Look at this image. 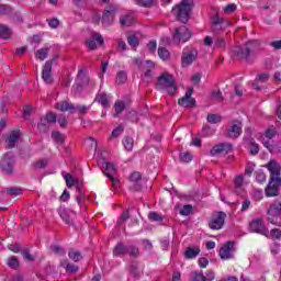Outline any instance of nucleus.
I'll return each instance as SVG.
<instances>
[{
    "mask_svg": "<svg viewBox=\"0 0 281 281\" xmlns=\"http://www.w3.org/2000/svg\"><path fill=\"white\" fill-rule=\"evenodd\" d=\"M192 8H194V0H181L172 9V12L180 23H188L190 14H192Z\"/></svg>",
    "mask_w": 281,
    "mask_h": 281,
    "instance_id": "nucleus-1",
    "label": "nucleus"
},
{
    "mask_svg": "<svg viewBox=\"0 0 281 281\" xmlns=\"http://www.w3.org/2000/svg\"><path fill=\"white\" fill-rule=\"evenodd\" d=\"M95 87V81L89 79V76L87 75V70L85 69H79L77 78H76V82L72 86V93L78 94V93H82V89H85V87Z\"/></svg>",
    "mask_w": 281,
    "mask_h": 281,
    "instance_id": "nucleus-2",
    "label": "nucleus"
},
{
    "mask_svg": "<svg viewBox=\"0 0 281 281\" xmlns=\"http://www.w3.org/2000/svg\"><path fill=\"white\" fill-rule=\"evenodd\" d=\"M158 89L159 91H165L169 95H175L177 93V85H175V78L170 74L164 72L158 78Z\"/></svg>",
    "mask_w": 281,
    "mask_h": 281,
    "instance_id": "nucleus-3",
    "label": "nucleus"
},
{
    "mask_svg": "<svg viewBox=\"0 0 281 281\" xmlns=\"http://www.w3.org/2000/svg\"><path fill=\"white\" fill-rule=\"evenodd\" d=\"M257 47H260V41L251 40L246 44L245 48L235 46L232 49V53L234 56H237V58H249V56H251V52H254Z\"/></svg>",
    "mask_w": 281,
    "mask_h": 281,
    "instance_id": "nucleus-4",
    "label": "nucleus"
},
{
    "mask_svg": "<svg viewBox=\"0 0 281 281\" xmlns=\"http://www.w3.org/2000/svg\"><path fill=\"white\" fill-rule=\"evenodd\" d=\"M268 223H271V225H277L278 227H281V202L276 201L270 205L268 209Z\"/></svg>",
    "mask_w": 281,
    "mask_h": 281,
    "instance_id": "nucleus-5",
    "label": "nucleus"
},
{
    "mask_svg": "<svg viewBox=\"0 0 281 281\" xmlns=\"http://www.w3.org/2000/svg\"><path fill=\"white\" fill-rule=\"evenodd\" d=\"M134 64L144 74L145 80L148 82L153 78V69H155V64L151 60L143 61L139 58L134 59Z\"/></svg>",
    "mask_w": 281,
    "mask_h": 281,
    "instance_id": "nucleus-6",
    "label": "nucleus"
},
{
    "mask_svg": "<svg viewBox=\"0 0 281 281\" xmlns=\"http://www.w3.org/2000/svg\"><path fill=\"white\" fill-rule=\"evenodd\" d=\"M199 58L196 48H184L181 56L182 67H190Z\"/></svg>",
    "mask_w": 281,
    "mask_h": 281,
    "instance_id": "nucleus-7",
    "label": "nucleus"
},
{
    "mask_svg": "<svg viewBox=\"0 0 281 281\" xmlns=\"http://www.w3.org/2000/svg\"><path fill=\"white\" fill-rule=\"evenodd\" d=\"M192 37V34L190 33V30H188L187 26H180L176 29L172 41L176 43V45H179V43H188V40Z\"/></svg>",
    "mask_w": 281,
    "mask_h": 281,
    "instance_id": "nucleus-8",
    "label": "nucleus"
},
{
    "mask_svg": "<svg viewBox=\"0 0 281 281\" xmlns=\"http://www.w3.org/2000/svg\"><path fill=\"white\" fill-rule=\"evenodd\" d=\"M100 168L102 172L110 179L113 186H117V179H115V173L117 172V168L112 162H102L100 164Z\"/></svg>",
    "mask_w": 281,
    "mask_h": 281,
    "instance_id": "nucleus-9",
    "label": "nucleus"
},
{
    "mask_svg": "<svg viewBox=\"0 0 281 281\" xmlns=\"http://www.w3.org/2000/svg\"><path fill=\"white\" fill-rule=\"evenodd\" d=\"M64 179L66 181L67 188H74V186H76L77 191L79 192V194L77 195V203L78 205H82V183L77 182L71 173H66L64 176Z\"/></svg>",
    "mask_w": 281,
    "mask_h": 281,
    "instance_id": "nucleus-10",
    "label": "nucleus"
},
{
    "mask_svg": "<svg viewBox=\"0 0 281 281\" xmlns=\"http://www.w3.org/2000/svg\"><path fill=\"white\" fill-rule=\"evenodd\" d=\"M116 12H117V7L115 4H111L105 9L103 16L101 19L102 25H104V27H109V25H113V19Z\"/></svg>",
    "mask_w": 281,
    "mask_h": 281,
    "instance_id": "nucleus-11",
    "label": "nucleus"
},
{
    "mask_svg": "<svg viewBox=\"0 0 281 281\" xmlns=\"http://www.w3.org/2000/svg\"><path fill=\"white\" fill-rule=\"evenodd\" d=\"M250 232L255 234H261L262 236H268L269 229L267 228V225H265V222L260 218H256L249 224Z\"/></svg>",
    "mask_w": 281,
    "mask_h": 281,
    "instance_id": "nucleus-12",
    "label": "nucleus"
},
{
    "mask_svg": "<svg viewBox=\"0 0 281 281\" xmlns=\"http://www.w3.org/2000/svg\"><path fill=\"white\" fill-rule=\"evenodd\" d=\"M233 146L229 143H221L215 145L211 151L210 155L211 157H218V155H229L232 151Z\"/></svg>",
    "mask_w": 281,
    "mask_h": 281,
    "instance_id": "nucleus-13",
    "label": "nucleus"
},
{
    "mask_svg": "<svg viewBox=\"0 0 281 281\" xmlns=\"http://www.w3.org/2000/svg\"><path fill=\"white\" fill-rule=\"evenodd\" d=\"M192 93H194V90L192 88H189L184 94L179 101V106H183L184 109H192L196 104V101L192 98Z\"/></svg>",
    "mask_w": 281,
    "mask_h": 281,
    "instance_id": "nucleus-14",
    "label": "nucleus"
},
{
    "mask_svg": "<svg viewBox=\"0 0 281 281\" xmlns=\"http://www.w3.org/2000/svg\"><path fill=\"white\" fill-rule=\"evenodd\" d=\"M273 137H276V130L269 128L263 136H261V143L269 153H273Z\"/></svg>",
    "mask_w": 281,
    "mask_h": 281,
    "instance_id": "nucleus-15",
    "label": "nucleus"
},
{
    "mask_svg": "<svg viewBox=\"0 0 281 281\" xmlns=\"http://www.w3.org/2000/svg\"><path fill=\"white\" fill-rule=\"evenodd\" d=\"M243 133V123L240 121H233L227 128V137L232 139H236V137H240Z\"/></svg>",
    "mask_w": 281,
    "mask_h": 281,
    "instance_id": "nucleus-16",
    "label": "nucleus"
},
{
    "mask_svg": "<svg viewBox=\"0 0 281 281\" xmlns=\"http://www.w3.org/2000/svg\"><path fill=\"white\" fill-rule=\"evenodd\" d=\"M281 179H270L266 188V196H278L280 192Z\"/></svg>",
    "mask_w": 281,
    "mask_h": 281,
    "instance_id": "nucleus-17",
    "label": "nucleus"
},
{
    "mask_svg": "<svg viewBox=\"0 0 281 281\" xmlns=\"http://www.w3.org/2000/svg\"><path fill=\"white\" fill-rule=\"evenodd\" d=\"M234 243L227 241L221 249H220V258L222 260H232L234 258Z\"/></svg>",
    "mask_w": 281,
    "mask_h": 281,
    "instance_id": "nucleus-18",
    "label": "nucleus"
},
{
    "mask_svg": "<svg viewBox=\"0 0 281 281\" xmlns=\"http://www.w3.org/2000/svg\"><path fill=\"white\" fill-rule=\"evenodd\" d=\"M225 213L220 212L215 214L209 223V227L211 229H222L223 225H225Z\"/></svg>",
    "mask_w": 281,
    "mask_h": 281,
    "instance_id": "nucleus-19",
    "label": "nucleus"
},
{
    "mask_svg": "<svg viewBox=\"0 0 281 281\" xmlns=\"http://www.w3.org/2000/svg\"><path fill=\"white\" fill-rule=\"evenodd\" d=\"M88 49H98V45H104V38L100 33H93L91 38L86 41Z\"/></svg>",
    "mask_w": 281,
    "mask_h": 281,
    "instance_id": "nucleus-20",
    "label": "nucleus"
},
{
    "mask_svg": "<svg viewBox=\"0 0 281 281\" xmlns=\"http://www.w3.org/2000/svg\"><path fill=\"white\" fill-rule=\"evenodd\" d=\"M14 164L12 154H5L0 160V168L8 175L12 173V165Z\"/></svg>",
    "mask_w": 281,
    "mask_h": 281,
    "instance_id": "nucleus-21",
    "label": "nucleus"
},
{
    "mask_svg": "<svg viewBox=\"0 0 281 281\" xmlns=\"http://www.w3.org/2000/svg\"><path fill=\"white\" fill-rule=\"evenodd\" d=\"M266 168L270 172V179H281L280 178L281 166L276 160H270L266 166Z\"/></svg>",
    "mask_w": 281,
    "mask_h": 281,
    "instance_id": "nucleus-22",
    "label": "nucleus"
},
{
    "mask_svg": "<svg viewBox=\"0 0 281 281\" xmlns=\"http://www.w3.org/2000/svg\"><path fill=\"white\" fill-rule=\"evenodd\" d=\"M42 78L46 85L54 82V78L52 77V60L45 63L42 70Z\"/></svg>",
    "mask_w": 281,
    "mask_h": 281,
    "instance_id": "nucleus-23",
    "label": "nucleus"
},
{
    "mask_svg": "<svg viewBox=\"0 0 281 281\" xmlns=\"http://www.w3.org/2000/svg\"><path fill=\"white\" fill-rule=\"evenodd\" d=\"M20 138H21L20 131L11 132L5 139L8 148H14V146H16V142H19Z\"/></svg>",
    "mask_w": 281,
    "mask_h": 281,
    "instance_id": "nucleus-24",
    "label": "nucleus"
},
{
    "mask_svg": "<svg viewBox=\"0 0 281 281\" xmlns=\"http://www.w3.org/2000/svg\"><path fill=\"white\" fill-rule=\"evenodd\" d=\"M109 100H110V97L106 93L99 92L94 99V102H98L99 104H101L103 109H109L110 106Z\"/></svg>",
    "mask_w": 281,
    "mask_h": 281,
    "instance_id": "nucleus-25",
    "label": "nucleus"
},
{
    "mask_svg": "<svg viewBox=\"0 0 281 281\" xmlns=\"http://www.w3.org/2000/svg\"><path fill=\"white\" fill-rule=\"evenodd\" d=\"M199 254H201V248L189 247L184 251V258H187L188 260H193V258H196V256H199Z\"/></svg>",
    "mask_w": 281,
    "mask_h": 281,
    "instance_id": "nucleus-26",
    "label": "nucleus"
},
{
    "mask_svg": "<svg viewBox=\"0 0 281 281\" xmlns=\"http://www.w3.org/2000/svg\"><path fill=\"white\" fill-rule=\"evenodd\" d=\"M55 109H57V111H69L71 113L72 109H74V104L69 103L68 101H60L58 103H56Z\"/></svg>",
    "mask_w": 281,
    "mask_h": 281,
    "instance_id": "nucleus-27",
    "label": "nucleus"
},
{
    "mask_svg": "<svg viewBox=\"0 0 281 281\" xmlns=\"http://www.w3.org/2000/svg\"><path fill=\"white\" fill-rule=\"evenodd\" d=\"M234 186H235V191L237 194H239L240 190H243V183H245V178L243 175H238L234 178Z\"/></svg>",
    "mask_w": 281,
    "mask_h": 281,
    "instance_id": "nucleus-28",
    "label": "nucleus"
},
{
    "mask_svg": "<svg viewBox=\"0 0 281 281\" xmlns=\"http://www.w3.org/2000/svg\"><path fill=\"white\" fill-rule=\"evenodd\" d=\"M12 36V30L8 27L7 25L1 24L0 25V38H3L4 41L10 38Z\"/></svg>",
    "mask_w": 281,
    "mask_h": 281,
    "instance_id": "nucleus-29",
    "label": "nucleus"
},
{
    "mask_svg": "<svg viewBox=\"0 0 281 281\" xmlns=\"http://www.w3.org/2000/svg\"><path fill=\"white\" fill-rule=\"evenodd\" d=\"M43 122H47L48 124H56V114L47 113L44 119L41 120V123L37 125L38 128H43Z\"/></svg>",
    "mask_w": 281,
    "mask_h": 281,
    "instance_id": "nucleus-30",
    "label": "nucleus"
},
{
    "mask_svg": "<svg viewBox=\"0 0 281 281\" xmlns=\"http://www.w3.org/2000/svg\"><path fill=\"white\" fill-rule=\"evenodd\" d=\"M114 256H124V254H128V247L123 244H117L113 250Z\"/></svg>",
    "mask_w": 281,
    "mask_h": 281,
    "instance_id": "nucleus-31",
    "label": "nucleus"
},
{
    "mask_svg": "<svg viewBox=\"0 0 281 281\" xmlns=\"http://www.w3.org/2000/svg\"><path fill=\"white\" fill-rule=\"evenodd\" d=\"M49 54V48L44 47L36 50L35 56L37 60H45L47 58V55Z\"/></svg>",
    "mask_w": 281,
    "mask_h": 281,
    "instance_id": "nucleus-32",
    "label": "nucleus"
},
{
    "mask_svg": "<svg viewBox=\"0 0 281 281\" xmlns=\"http://www.w3.org/2000/svg\"><path fill=\"white\" fill-rule=\"evenodd\" d=\"M212 30L214 32H221V30H223V20L218 16L214 18L212 23Z\"/></svg>",
    "mask_w": 281,
    "mask_h": 281,
    "instance_id": "nucleus-33",
    "label": "nucleus"
},
{
    "mask_svg": "<svg viewBox=\"0 0 281 281\" xmlns=\"http://www.w3.org/2000/svg\"><path fill=\"white\" fill-rule=\"evenodd\" d=\"M134 145H135V140L132 137H125L123 139V146H124L125 150H127L128 153H131V150H133Z\"/></svg>",
    "mask_w": 281,
    "mask_h": 281,
    "instance_id": "nucleus-34",
    "label": "nucleus"
},
{
    "mask_svg": "<svg viewBox=\"0 0 281 281\" xmlns=\"http://www.w3.org/2000/svg\"><path fill=\"white\" fill-rule=\"evenodd\" d=\"M60 267H64L67 273H76V271H78V268L76 267V265L67 263V261H61Z\"/></svg>",
    "mask_w": 281,
    "mask_h": 281,
    "instance_id": "nucleus-35",
    "label": "nucleus"
},
{
    "mask_svg": "<svg viewBox=\"0 0 281 281\" xmlns=\"http://www.w3.org/2000/svg\"><path fill=\"white\" fill-rule=\"evenodd\" d=\"M120 23L122 26L133 25V15L131 13L125 14L123 18L120 19Z\"/></svg>",
    "mask_w": 281,
    "mask_h": 281,
    "instance_id": "nucleus-36",
    "label": "nucleus"
},
{
    "mask_svg": "<svg viewBox=\"0 0 281 281\" xmlns=\"http://www.w3.org/2000/svg\"><path fill=\"white\" fill-rule=\"evenodd\" d=\"M213 47H216L217 49H225V47H227V42L223 37H217L214 41Z\"/></svg>",
    "mask_w": 281,
    "mask_h": 281,
    "instance_id": "nucleus-37",
    "label": "nucleus"
},
{
    "mask_svg": "<svg viewBox=\"0 0 281 281\" xmlns=\"http://www.w3.org/2000/svg\"><path fill=\"white\" fill-rule=\"evenodd\" d=\"M209 124H218L222 122L223 117L218 114H209L206 117Z\"/></svg>",
    "mask_w": 281,
    "mask_h": 281,
    "instance_id": "nucleus-38",
    "label": "nucleus"
},
{
    "mask_svg": "<svg viewBox=\"0 0 281 281\" xmlns=\"http://www.w3.org/2000/svg\"><path fill=\"white\" fill-rule=\"evenodd\" d=\"M70 260H74V262H80V260H82V255L80 254V251L77 250H71L68 254Z\"/></svg>",
    "mask_w": 281,
    "mask_h": 281,
    "instance_id": "nucleus-39",
    "label": "nucleus"
},
{
    "mask_svg": "<svg viewBox=\"0 0 281 281\" xmlns=\"http://www.w3.org/2000/svg\"><path fill=\"white\" fill-rule=\"evenodd\" d=\"M158 56L159 58H161V60H168V58H170V52H168V49H166L165 47H159Z\"/></svg>",
    "mask_w": 281,
    "mask_h": 281,
    "instance_id": "nucleus-40",
    "label": "nucleus"
},
{
    "mask_svg": "<svg viewBox=\"0 0 281 281\" xmlns=\"http://www.w3.org/2000/svg\"><path fill=\"white\" fill-rule=\"evenodd\" d=\"M52 138L57 144H63V142H65V135L60 134V132H53L52 133Z\"/></svg>",
    "mask_w": 281,
    "mask_h": 281,
    "instance_id": "nucleus-41",
    "label": "nucleus"
},
{
    "mask_svg": "<svg viewBox=\"0 0 281 281\" xmlns=\"http://www.w3.org/2000/svg\"><path fill=\"white\" fill-rule=\"evenodd\" d=\"M148 218L155 223H161L164 221V217L156 212H150Z\"/></svg>",
    "mask_w": 281,
    "mask_h": 281,
    "instance_id": "nucleus-42",
    "label": "nucleus"
},
{
    "mask_svg": "<svg viewBox=\"0 0 281 281\" xmlns=\"http://www.w3.org/2000/svg\"><path fill=\"white\" fill-rule=\"evenodd\" d=\"M181 216H190L192 214V205L186 204L180 209Z\"/></svg>",
    "mask_w": 281,
    "mask_h": 281,
    "instance_id": "nucleus-43",
    "label": "nucleus"
},
{
    "mask_svg": "<svg viewBox=\"0 0 281 281\" xmlns=\"http://www.w3.org/2000/svg\"><path fill=\"white\" fill-rule=\"evenodd\" d=\"M126 72L124 70H121L116 75V82L117 85H124L126 82Z\"/></svg>",
    "mask_w": 281,
    "mask_h": 281,
    "instance_id": "nucleus-44",
    "label": "nucleus"
},
{
    "mask_svg": "<svg viewBox=\"0 0 281 281\" xmlns=\"http://www.w3.org/2000/svg\"><path fill=\"white\" fill-rule=\"evenodd\" d=\"M124 109H126V104H124V101H116L114 103V111L116 114L122 113V111H124Z\"/></svg>",
    "mask_w": 281,
    "mask_h": 281,
    "instance_id": "nucleus-45",
    "label": "nucleus"
},
{
    "mask_svg": "<svg viewBox=\"0 0 281 281\" xmlns=\"http://www.w3.org/2000/svg\"><path fill=\"white\" fill-rule=\"evenodd\" d=\"M137 5H140V8H150L155 0H135Z\"/></svg>",
    "mask_w": 281,
    "mask_h": 281,
    "instance_id": "nucleus-46",
    "label": "nucleus"
},
{
    "mask_svg": "<svg viewBox=\"0 0 281 281\" xmlns=\"http://www.w3.org/2000/svg\"><path fill=\"white\" fill-rule=\"evenodd\" d=\"M265 236H267V238L279 239L281 237V231L278 228L272 229L271 232L268 231V235Z\"/></svg>",
    "mask_w": 281,
    "mask_h": 281,
    "instance_id": "nucleus-47",
    "label": "nucleus"
},
{
    "mask_svg": "<svg viewBox=\"0 0 281 281\" xmlns=\"http://www.w3.org/2000/svg\"><path fill=\"white\" fill-rule=\"evenodd\" d=\"M89 106L87 105H74V109L71 110V113H87L89 111Z\"/></svg>",
    "mask_w": 281,
    "mask_h": 281,
    "instance_id": "nucleus-48",
    "label": "nucleus"
},
{
    "mask_svg": "<svg viewBox=\"0 0 281 281\" xmlns=\"http://www.w3.org/2000/svg\"><path fill=\"white\" fill-rule=\"evenodd\" d=\"M127 43L131 47H137V45H139V40L135 35H130L127 37Z\"/></svg>",
    "mask_w": 281,
    "mask_h": 281,
    "instance_id": "nucleus-49",
    "label": "nucleus"
},
{
    "mask_svg": "<svg viewBox=\"0 0 281 281\" xmlns=\"http://www.w3.org/2000/svg\"><path fill=\"white\" fill-rule=\"evenodd\" d=\"M180 160L183 164H190V161H192V154L188 151L180 154Z\"/></svg>",
    "mask_w": 281,
    "mask_h": 281,
    "instance_id": "nucleus-50",
    "label": "nucleus"
},
{
    "mask_svg": "<svg viewBox=\"0 0 281 281\" xmlns=\"http://www.w3.org/2000/svg\"><path fill=\"white\" fill-rule=\"evenodd\" d=\"M255 168L256 165L254 162H248L245 168V176L250 177V175H254Z\"/></svg>",
    "mask_w": 281,
    "mask_h": 281,
    "instance_id": "nucleus-51",
    "label": "nucleus"
},
{
    "mask_svg": "<svg viewBox=\"0 0 281 281\" xmlns=\"http://www.w3.org/2000/svg\"><path fill=\"white\" fill-rule=\"evenodd\" d=\"M7 265H8V267H11V269H18L19 260L16 259V257H11V258H9Z\"/></svg>",
    "mask_w": 281,
    "mask_h": 281,
    "instance_id": "nucleus-52",
    "label": "nucleus"
},
{
    "mask_svg": "<svg viewBox=\"0 0 281 281\" xmlns=\"http://www.w3.org/2000/svg\"><path fill=\"white\" fill-rule=\"evenodd\" d=\"M211 98L213 100H217V102H223V93L221 92V90H214L211 94Z\"/></svg>",
    "mask_w": 281,
    "mask_h": 281,
    "instance_id": "nucleus-53",
    "label": "nucleus"
},
{
    "mask_svg": "<svg viewBox=\"0 0 281 281\" xmlns=\"http://www.w3.org/2000/svg\"><path fill=\"white\" fill-rule=\"evenodd\" d=\"M191 278L192 281H206L205 276L201 272H192Z\"/></svg>",
    "mask_w": 281,
    "mask_h": 281,
    "instance_id": "nucleus-54",
    "label": "nucleus"
},
{
    "mask_svg": "<svg viewBox=\"0 0 281 281\" xmlns=\"http://www.w3.org/2000/svg\"><path fill=\"white\" fill-rule=\"evenodd\" d=\"M249 148H250L251 155H258V153H260V146H258L256 142H250Z\"/></svg>",
    "mask_w": 281,
    "mask_h": 281,
    "instance_id": "nucleus-55",
    "label": "nucleus"
},
{
    "mask_svg": "<svg viewBox=\"0 0 281 281\" xmlns=\"http://www.w3.org/2000/svg\"><path fill=\"white\" fill-rule=\"evenodd\" d=\"M236 3H231V4H227L225 8H224V13L225 14H233V12H236Z\"/></svg>",
    "mask_w": 281,
    "mask_h": 281,
    "instance_id": "nucleus-56",
    "label": "nucleus"
},
{
    "mask_svg": "<svg viewBox=\"0 0 281 281\" xmlns=\"http://www.w3.org/2000/svg\"><path fill=\"white\" fill-rule=\"evenodd\" d=\"M58 214H59L60 218H63L64 222H66L67 224H69V215L67 214V210L60 209V210L58 211Z\"/></svg>",
    "mask_w": 281,
    "mask_h": 281,
    "instance_id": "nucleus-57",
    "label": "nucleus"
},
{
    "mask_svg": "<svg viewBox=\"0 0 281 281\" xmlns=\"http://www.w3.org/2000/svg\"><path fill=\"white\" fill-rule=\"evenodd\" d=\"M142 179V173L139 172H133L131 176H130V181H132V183H137L139 180Z\"/></svg>",
    "mask_w": 281,
    "mask_h": 281,
    "instance_id": "nucleus-58",
    "label": "nucleus"
},
{
    "mask_svg": "<svg viewBox=\"0 0 281 281\" xmlns=\"http://www.w3.org/2000/svg\"><path fill=\"white\" fill-rule=\"evenodd\" d=\"M269 78H270L269 74L263 72V74H261V75H258L257 78H256V80H257L258 82H268V81H269Z\"/></svg>",
    "mask_w": 281,
    "mask_h": 281,
    "instance_id": "nucleus-59",
    "label": "nucleus"
},
{
    "mask_svg": "<svg viewBox=\"0 0 281 281\" xmlns=\"http://www.w3.org/2000/svg\"><path fill=\"white\" fill-rule=\"evenodd\" d=\"M198 263H199V267H200L201 269H206V268H207V265H210V261L207 260V258L201 257V258L199 259Z\"/></svg>",
    "mask_w": 281,
    "mask_h": 281,
    "instance_id": "nucleus-60",
    "label": "nucleus"
},
{
    "mask_svg": "<svg viewBox=\"0 0 281 281\" xmlns=\"http://www.w3.org/2000/svg\"><path fill=\"white\" fill-rule=\"evenodd\" d=\"M124 133V127L122 125L117 126L112 131V137H120Z\"/></svg>",
    "mask_w": 281,
    "mask_h": 281,
    "instance_id": "nucleus-61",
    "label": "nucleus"
},
{
    "mask_svg": "<svg viewBox=\"0 0 281 281\" xmlns=\"http://www.w3.org/2000/svg\"><path fill=\"white\" fill-rule=\"evenodd\" d=\"M128 221V211H124L122 216L119 218L117 224L119 225H124Z\"/></svg>",
    "mask_w": 281,
    "mask_h": 281,
    "instance_id": "nucleus-62",
    "label": "nucleus"
},
{
    "mask_svg": "<svg viewBox=\"0 0 281 281\" xmlns=\"http://www.w3.org/2000/svg\"><path fill=\"white\" fill-rule=\"evenodd\" d=\"M45 166H47L46 159H42V160L34 162V168H36L37 170H41V168H45Z\"/></svg>",
    "mask_w": 281,
    "mask_h": 281,
    "instance_id": "nucleus-63",
    "label": "nucleus"
},
{
    "mask_svg": "<svg viewBox=\"0 0 281 281\" xmlns=\"http://www.w3.org/2000/svg\"><path fill=\"white\" fill-rule=\"evenodd\" d=\"M215 278H216V273H214V271L212 270L206 271V277H205L206 281H213Z\"/></svg>",
    "mask_w": 281,
    "mask_h": 281,
    "instance_id": "nucleus-64",
    "label": "nucleus"
}]
</instances>
